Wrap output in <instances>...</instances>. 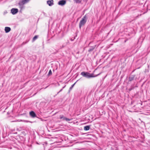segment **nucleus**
Wrapping results in <instances>:
<instances>
[{
	"instance_id": "9",
	"label": "nucleus",
	"mask_w": 150,
	"mask_h": 150,
	"mask_svg": "<svg viewBox=\"0 0 150 150\" xmlns=\"http://www.w3.org/2000/svg\"><path fill=\"white\" fill-rule=\"evenodd\" d=\"M95 46H92L90 47V49H89L88 50V52H90L92 51L95 48Z\"/></svg>"
},
{
	"instance_id": "3",
	"label": "nucleus",
	"mask_w": 150,
	"mask_h": 150,
	"mask_svg": "<svg viewBox=\"0 0 150 150\" xmlns=\"http://www.w3.org/2000/svg\"><path fill=\"white\" fill-rule=\"evenodd\" d=\"M66 3V1L64 0H62L58 2V4L61 6H63L65 5Z\"/></svg>"
},
{
	"instance_id": "16",
	"label": "nucleus",
	"mask_w": 150,
	"mask_h": 150,
	"mask_svg": "<svg viewBox=\"0 0 150 150\" xmlns=\"http://www.w3.org/2000/svg\"><path fill=\"white\" fill-rule=\"evenodd\" d=\"M38 38V36L37 35L35 36L33 38V40H35Z\"/></svg>"
},
{
	"instance_id": "6",
	"label": "nucleus",
	"mask_w": 150,
	"mask_h": 150,
	"mask_svg": "<svg viewBox=\"0 0 150 150\" xmlns=\"http://www.w3.org/2000/svg\"><path fill=\"white\" fill-rule=\"evenodd\" d=\"M47 3L50 6H52L54 4V1L53 0H49L47 1Z\"/></svg>"
},
{
	"instance_id": "17",
	"label": "nucleus",
	"mask_w": 150,
	"mask_h": 150,
	"mask_svg": "<svg viewBox=\"0 0 150 150\" xmlns=\"http://www.w3.org/2000/svg\"><path fill=\"white\" fill-rule=\"evenodd\" d=\"M18 121V122H20V121H23V122H28L27 121H25V120H17Z\"/></svg>"
},
{
	"instance_id": "4",
	"label": "nucleus",
	"mask_w": 150,
	"mask_h": 150,
	"mask_svg": "<svg viewBox=\"0 0 150 150\" xmlns=\"http://www.w3.org/2000/svg\"><path fill=\"white\" fill-rule=\"evenodd\" d=\"M30 0H21L19 1L18 4L21 5H24L28 2Z\"/></svg>"
},
{
	"instance_id": "15",
	"label": "nucleus",
	"mask_w": 150,
	"mask_h": 150,
	"mask_svg": "<svg viewBox=\"0 0 150 150\" xmlns=\"http://www.w3.org/2000/svg\"><path fill=\"white\" fill-rule=\"evenodd\" d=\"M52 74V71L51 70H50L49 71V72L48 75L49 76L51 75Z\"/></svg>"
},
{
	"instance_id": "14",
	"label": "nucleus",
	"mask_w": 150,
	"mask_h": 150,
	"mask_svg": "<svg viewBox=\"0 0 150 150\" xmlns=\"http://www.w3.org/2000/svg\"><path fill=\"white\" fill-rule=\"evenodd\" d=\"M76 82L75 83H74L72 85L71 87L70 88H69V91H70L71 90L72 88H73V87H74V86L75 84L76 83Z\"/></svg>"
},
{
	"instance_id": "22",
	"label": "nucleus",
	"mask_w": 150,
	"mask_h": 150,
	"mask_svg": "<svg viewBox=\"0 0 150 150\" xmlns=\"http://www.w3.org/2000/svg\"><path fill=\"white\" fill-rule=\"evenodd\" d=\"M64 87H65V86H64V87H63V88H64Z\"/></svg>"
},
{
	"instance_id": "19",
	"label": "nucleus",
	"mask_w": 150,
	"mask_h": 150,
	"mask_svg": "<svg viewBox=\"0 0 150 150\" xmlns=\"http://www.w3.org/2000/svg\"><path fill=\"white\" fill-rule=\"evenodd\" d=\"M147 8L150 10V4L148 6Z\"/></svg>"
},
{
	"instance_id": "1",
	"label": "nucleus",
	"mask_w": 150,
	"mask_h": 150,
	"mask_svg": "<svg viewBox=\"0 0 150 150\" xmlns=\"http://www.w3.org/2000/svg\"><path fill=\"white\" fill-rule=\"evenodd\" d=\"M100 73L97 74L95 76H94L93 74H90L88 72L84 71L82 72L81 73V74L84 77L86 78H89L91 77H95L100 74Z\"/></svg>"
},
{
	"instance_id": "18",
	"label": "nucleus",
	"mask_w": 150,
	"mask_h": 150,
	"mask_svg": "<svg viewBox=\"0 0 150 150\" xmlns=\"http://www.w3.org/2000/svg\"><path fill=\"white\" fill-rule=\"evenodd\" d=\"M65 120H66L67 121H70L71 120V119H70L69 118H67L66 117L65 118Z\"/></svg>"
},
{
	"instance_id": "11",
	"label": "nucleus",
	"mask_w": 150,
	"mask_h": 150,
	"mask_svg": "<svg viewBox=\"0 0 150 150\" xmlns=\"http://www.w3.org/2000/svg\"><path fill=\"white\" fill-rule=\"evenodd\" d=\"M66 117L64 116L63 115H60V118L61 119H62L63 120H65Z\"/></svg>"
},
{
	"instance_id": "13",
	"label": "nucleus",
	"mask_w": 150,
	"mask_h": 150,
	"mask_svg": "<svg viewBox=\"0 0 150 150\" xmlns=\"http://www.w3.org/2000/svg\"><path fill=\"white\" fill-rule=\"evenodd\" d=\"M19 6H20V8L21 9H22L24 8V6H23L24 5H21L20 4H19Z\"/></svg>"
},
{
	"instance_id": "8",
	"label": "nucleus",
	"mask_w": 150,
	"mask_h": 150,
	"mask_svg": "<svg viewBox=\"0 0 150 150\" xmlns=\"http://www.w3.org/2000/svg\"><path fill=\"white\" fill-rule=\"evenodd\" d=\"M11 28L9 27H5V31L6 33H8L11 30Z\"/></svg>"
},
{
	"instance_id": "5",
	"label": "nucleus",
	"mask_w": 150,
	"mask_h": 150,
	"mask_svg": "<svg viewBox=\"0 0 150 150\" xmlns=\"http://www.w3.org/2000/svg\"><path fill=\"white\" fill-rule=\"evenodd\" d=\"M18 11V10L17 8H13L11 10V12L13 14H16Z\"/></svg>"
},
{
	"instance_id": "21",
	"label": "nucleus",
	"mask_w": 150,
	"mask_h": 150,
	"mask_svg": "<svg viewBox=\"0 0 150 150\" xmlns=\"http://www.w3.org/2000/svg\"><path fill=\"white\" fill-rule=\"evenodd\" d=\"M62 89H61L60 90V91L59 92H58V93H57V94H58V93H59L60 92H61V91H62Z\"/></svg>"
},
{
	"instance_id": "7",
	"label": "nucleus",
	"mask_w": 150,
	"mask_h": 150,
	"mask_svg": "<svg viewBox=\"0 0 150 150\" xmlns=\"http://www.w3.org/2000/svg\"><path fill=\"white\" fill-rule=\"evenodd\" d=\"M30 115L32 117H36V115L35 112L33 111H31L30 112Z\"/></svg>"
},
{
	"instance_id": "20",
	"label": "nucleus",
	"mask_w": 150,
	"mask_h": 150,
	"mask_svg": "<svg viewBox=\"0 0 150 150\" xmlns=\"http://www.w3.org/2000/svg\"><path fill=\"white\" fill-rule=\"evenodd\" d=\"M76 2V3H78L79 2V0H74Z\"/></svg>"
},
{
	"instance_id": "2",
	"label": "nucleus",
	"mask_w": 150,
	"mask_h": 150,
	"mask_svg": "<svg viewBox=\"0 0 150 150\" xmlns=\"http://www.w3.org/2000/svg\"><path fill=\"white\" fill-rule=\"evenodd\" d=\"M87 17L86 16V14L82 18L81 20L80 21L79 23V27L80 28H81L82 26L84 25L87 21Z\"/></svg>"
},
{
	"instance_id": "12",
	"label": "nucleus",
	"mask_w": 150,
	"mask_h": 150,
	"mask_svg": "<svg viewBox=\"0 0 150 150\" xmlns=\"http://www.w3.org/2000/svg\"><path fill=\"white\" fill-rule=\"evenodd\" d=\"M134 76H132L130 77L129 78V80L130 81H132L134 78Z\"/></svg>"
},
{
	"instance_id": "10",
	"label": "nucleus",
	"mask_w": 150,
	"mask_h": 150,
	"mask_svg": "<svg viewBox=\"0 0 150 150\" xmlns=\"http://www.w3.org/2000/svg\"><path fill=\"white\" fill-rule=\"evenodd\" d=\"M90 128V127L89 126H86L84 127V129L85 130H86V131L88 130Z\"/></svg>"
}]
</instances>
